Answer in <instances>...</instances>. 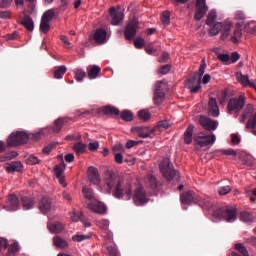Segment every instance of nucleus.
Segmentation results:
<instances>
[{
	"instance_id": "1",
	"label": "nucleus",
	"mask_w": 256,
	"mask_h": 256,
	"mask_svg": "<svg viewBox=\"0 0 256 256\" xmlns=\"http://www.w3.org/2000/svg\"><path fill=\"white\" fill-rule=\"evenodd\" d=\"M104 183L108 195H112L114 199H124V201H131L133 197V186L129 182H125L123 176L116 175L113 170H106L104 172Z\"/></svg>"
},
{
	"instance_id": "2",
	"label": "nucleus",
	"mask_w": 256,
	"mask_h": 256,
	"mask_svg": "<svg viewBox=\"0 0 256 256\" xmlns=\"http://www.w3.org/2000/svg\"><path fill=\"white\" fill-rule=\"evenodd\" d=\"M180 202L182 205H199L202 209H211L213 207V202H211L209 196H199L191 190L180 195Z\"/></svg>"
},
{
	"instance_id": "3",
	"label": "nucleus",
	"mask_w": 256,
	"mask_h": 256,
	"mask_svg": "<svg viewBox=\"0 0 256 256\" xmlns=\"http://www.w3.org/2000/svg\"><path fill=\"white\" fill-rule=\"evenodd\" d=\"M214 217L217 219H223L227 223H233V221H237V208L233 206H223L217 208L214 211Z\"/></svg>"
},
{
	"instance_id": "4",
	"label": "nucleus",
	"mask_w": 256,
	"mask_h": 256,
	"mask_svg": "<svg viewBox=\"0 0 256 256\" xmlns=\"http://www.w3.org/2000/svg\"><path fill=\"white\" fill-rule=\"evenodd\" d=\"M6 143L8 147H19L21 145H25V143H29V134L23 131L13 132L6 139Z\"/></svg>"
},
{
	"instance_id": "5",
	"label": "nucleus",
	"mask_w": 256,
	"mask_h": 256,
	"mask_svg": "<svg viewBox=\"0 0 256 256\" xmlns=\"http://www.w3.org/2000/svg\"><path fill=\"white\" fill-rule=\"evenodd\" d=\"M161 129V122H158L157 126L153 129H149L147 126H137L133 127L131 129V132L135 135H138L141 139H147V137H150L153 139V135L157 133V131H160Z\"/></svg>"
},
{
	"instance_id": "6",
	"label": "nucleus",
	"mask_w": 256,
	"mask_h": 256,
	"mask_svg": "<svg viewBox=\"0 0 256 256\" xmlns=\"http://www.w3.org/2000/svg\"><path fill=\"white\" fill-rule=\"evenodd\" d=\"M246 101L247 98L245 95H240L238 98H231L227 105L228 113H239L243 110V107H245Z\"/></svg>"
},
{
	"instance_id": "7",
	"label": "nucleus",
	"mask_w": 256,
	"mask_h": 256,
	"mask_svg": "<svg viewBox=\"0 0 256 256\" xmlns=\"http://www.w3.org/2000/svg\"><path fill=\"white\" fill-rule=\"evenodd\" d=\"M162 175L167 181H173L177 177V171H175L169 157L163 158L162 160Z\"/></svg>"
},
{
	"instance_id": "8",
	"label": "nucleus",
	"mask_w": 256,
	"mask_h": 256,
	"mask_svg": "<svg viewBox=\"0 0 256 256\" xmlns=\"http://www.w3.org/2000/svg\"><path fill=\"white\" fill-rule=\"evenodd\" d=\"M137 29H139V21L137 18L130 20L124 30V37L126 41H133L135 35H137Z\"/></svg>"
},
{
	"instance_id": "9",
	"label": "nucleus",
	"mask_w": 256,
	"mask_h": 256,
	"mask_svg": "<svg viewBox=\"0 0 256 256\" xmlns=\"http://www.w3.org/2000/svg\"><path fill=\"white\" fill-rule=\"evenodd\" d=\"M217 138L215 134L206 135L203 132H199L194 136V141L199 145V147H208V145H213Z\"/></svg>"
},
{
	"instance_id": "10",
	"label": "nucleus",
	"mask_w": 256,
	"mask_h": 256,
	"mask_svg": "<svg viewBox=\"0 0 256 256\" xmlns=\"http://www.w3.org/2000/svg\"><path fill=\"white\" fill-rule=\"evenodd\" d=\"M133 201L137 207L149 203V198H147V192L143 186H139L134 190Z\"/></svg>"
},
{
	"instance_id": "11",
	"label": "nucleus",
	"mask_w": 256,
	"mask_h": 256,
	"mask_svg": "<svg viewBox=\"0 0 256 256\" xmlns=\"http://www.w3.org/2000/svg\"><path fill=\"white\" fill-rule=\"evenodd\" d=\"M205 69H207V64L205 63V59H203L198 72H195L193 76L188 80L187 87H190V85L193 86L197 85L198 83H201L203 75H205Z\"/></svg>"
},
{
	"instance_id": "12",
	"label": "nucleus",
	"mask_w": 256,
	"mask_h": 256,
	"mask_svg": "<svg viewBox=\"0 0 256 256\" xmlns=\"http://www.w3.org/2000/svg\"><path fill=\"white\" fill-rule=\"evenodd\" d=\"M209 11L207 6V0H196V12L194 14V19L196 21H201Z\"/></svg>"
},
{
	"instance_id": "13",
	"label": "nucleus",
	"mask_w": 256,
	"mask_h": 256,
	"mask_svg": "<svg viewBox=\"0 0 256 256\" xmlns=\"http://www.w3.org/2000/svg\"><path fill=\"white\" fill-rule=\"evenodd\" d=\"M86 207L93 213H97L98 215H105L107 213V206L103 204V202H100L99 200H96L94 202H86Z\"/></svg>"
},
{
	"instance_id": "14",
	"label": "nucleus",
	"mask_w": 256,
	"mask_h": 256,
	"mask_svg": "<svg viewBox=\"0 0 256 256\" xmlns=\"http://www.w3.org/2000/svg\"><path fill=\"white\" fill-rule=\"evenodd\" d=\"M199 123L206 131H215L219 127L217 120H212L207 116H200Z\"/></svg>"
},
{
	"instance_id": "15",
	"label": "nucleus",
	"mask_w": 256,
	"mask_h": 256,
	"mask_svg": "<svg viewBox=\"0 0 256 256\" xmlns=\"http://www.w3.org/2000/svg\"><path fill=\"white\" fill-rule=\"evenodd\" d=\"M124 15L121 11L117 10L115 7L109 9V20L111 25H119L123 21Z\"/></svg>"
},
{
	"instance_id": "16",
	"label": "nucleus",
	"mask_w": 256,
	"mask_h": 256,
	"mask_svg": "<svg viewBox=\"0 0 256 256\" xmlns=\"http://www.w3.org/2000/svg\"><path fill=\"white\" fill-rule=\"evenodd\" d=\"M93 39L98 45L107 43V31L103 28L97 29L93 34Z\"/></svg>"
},
{
	"instance_id": "17",
	"label": "nucleus",
	"mask_w": 256,
	"mask_h": 256,
	"mask_svg": "<svg viewBox=\"0 0 256 256\" xmlns=\"http://www.w3.org/2000/svg\"><path fill=\"white\" fill-rule=\"evenodd\" d=\"M71 121L69 117H60L54 121L52 131L53 133H60L61 129H63V125H67Z\"/></svg>"
},
{
	"instance_id": "18",
	"label": "nucleus",
	"mask_w": 256,
	"mask_h": 256,
	"mask_svg": "<svg viewBox=\"0 0 256 256\" xmlns=\"http://www.w3.org/2000/svg\"><path fill=\"white\" fill-rule=\"evenodd\" d=\"M88 179L93 185H98L101 179L99 178V170L93 166L88 168Z\"/></svg>"
},
{
	"instance_id": "19",
	"label": "nucleus",
	"mask_w": 256,
	"mask_h": 256,
	"mask_svg": "<svg viewBox=\"0 0 256 256\" xmlns=\"http://www.w3.org/2000/svg\"><path fill=\"white\" fill-rule=\"evenodd\" d=\"M53 207V204L51 202V199L47 197H43L39 202V210L41 213H49Z\"/></svg>"
},
{
	"instance_id": "20",
	"label": "nucleus",
	"mask_w": 256,
	"mask_h": 256,
	"mask_svg": "<svg viewBox=\"0 0 256 256\" xmlns=\"http://www.w3.org/2000/svg\"><path fill=\"white\" fill-rule=\"evenodd\" d=\"M88 79H97L101 75V67L97 65H90L86 68Z\"/></svg>"
},
{
	"instance_id": "21",
	"label": "nucleus",
	"mask_w": 256,
	"mask_h": 256,
	"mask_svg": "<svg viewBox=\"0 0 256 256\" xmlns=\"http://www.w3.org/2000/svg\"><path fill=\"white\" fill-rule=\"evenodd\" d=\"M5 169L7 173H21V171H23V163H21L20 161H15L7 164Z\"/></svg>"
},
{
	"instance_id": "22",
	"label": "nucleus",
	"mask_w": 256,
	"mask_h": 256,
	"mask_svg": "<svg viewBox=\"0 0 256 256\" xmlns=\"http://www.w3.org/2000/svg\"><path fill=\"white\" fill-rule=\"evenodd\" d=\"M7 205L9 207V211H17V209H19V198L17 197V195H9Z\"/></svg>"
},
{
	"instance_id": "23",
	"label": "nucleus",
	"mask_w": 256,
	"mask_h": 256,
	"mask_svg": "<svg viewBox=\"0 0 256 256\" xmlns=\"http://www.w3.org/2000/svg\"><path fill=\"white\" fill-rule=\"evenodd\" d=\"M83 197L87 199V201H90V203H94L97 201V196L95 195V191L93 189L84 186L82 188Z\"/></svg>"
},
{
	"instance_id": "24",
	"label": "nucleus",
	"mask_w": 256,
	"mask_h": 256,
	"mask_svg": "<svg viewBox=\"0 0 256 256\" xmlns=\"http://www.w3.org/2000/svg\"><path fill=\"white\" fill-rule=\"evenodd\" d=\"M20 25H23L27 31L32 32L35 29V23L33 22V18L29 15H24L22 20L20 21Z\"/></svg>"
},
{
	"instance_id": "25",
	"label": "nucleus",
	"mask_w": 256,
	"mask_h": 256,
	"mask_svg": "<svg viewBox=\"0 0 256 256\" xmlns=\"http://www.w3.org/2000/svg\"><path fill=\"white\" fill-rule=\"evenodd\" d=\"M195 129V126L193 124H190L187 129L184 132V143L185 145H191L193 143V131Z\"/></svg>"
},
{
	"instance_id": "26",
	"label": "nucleus",
	"mask_w": 256,
	"mask_h": 256,
	"mask_svg": "<svg viewBox=\"0 0 256 256\" xmlns=\"http://www.w3.org/2000/svg\"><path fill=\"white\" fill-rule=\"evenodd\" d=\"M208 107L209 113L212 115V117H219V105H217V99L210 98Z\"/></svg>"
},
{
	"instance_id": "27",
	"label": "nucleus",
	"mask_w": 256,
	"mask_h": 256,
	"mask_svg": "<svg viewBox=\"0 0 256 256\" xmlns=\"http://www.w3.org/2000/svg\"><path fill=\"white\" fill-rule=\"evenodd\" d=\"M101 112L104 115H111L112 117H119L120 115V111L118 110L117 107L111 106V105H107L101 108Z\"/></svg>"
},
{
	"instance_id": "28",
	"label": "nucleus",
	"mask_w": 256,
	"mask_h": 256,
	"mask_svg": "<svg viewBox=\"0 0 256 256\" xmlns=\"http://www.w3.org/2000/svg\"><path fill=\"white\" fill-rule=\"evenodd\" d=\"M50 233H63V230L65 229V225H63V223L61 222H54V223H48L47 225Z\"/></svg>"
},
{
	"instance_id": "29",
	"label": "nucleus",
	"mask_w": 256,
	"mask_h": 256,
	"mask_svg": "<svg viewBox=\"0 0 256 256\" xmlns=\"http://www.w3.org/2000/svg\"><path fill=\"white\" fill-rule=\"evenodd\" d=\"M146 185L149 187V189H152V191H157V187H159V181H157V177L153 174H149L146 177Z\"/></svg>"
},
{
	"instance_id": "30",
	"label": "nucleus",
	"mask_w": 256,
	"mask_h": 256,
	"mask_svg": "<svg viewBox=\"0 0 256 256\" xmlns=\"http://www.w3.org/2000/svg\"><path fill=\"white\" fill-rule=\"evenodd\" d=\"M73 151L76 153V155H83V153H87V144L82 143L81 140H78L73 145Z\"/></svg>"
},
{
	"instance_id": "31",
	"label": "nucleus",
	"mask_w": 256,
	"mask_h": 256,
	"mask_svg": "<svg viewBox=\"0 0 256 256\" xmlns=\"http://www.w3.org/2000/svg\"><path fill=\"white\" fill-rule=\"evenodd\" d=\"M154 103L161 105V81H157L154 88Z\"/></svg>"
},
{
	"instance_id": "32",
	"label": "nucleus",
	"mask_w": 256,
	"mask_h": 256,
	"mask_svg": "<svg viewBox=\"0 0 256 256\" xmlns=\"http://www.w3.org/2000/svg\"><path fill=\"white\" fill-rule=\"evenodd\" d=\"M53 243L58 249H67V247H69V243H67L61 236H55L53 238Z\"/></svg>"
},
{
	"instance_id": "33",
	"label": "nucleus",
	"mask_w": 256,
	"mask_h": 256,
	"mask_svg": "<svg viewBox=\"0 0 256 256\" xmlns=\"http://www.w3.org/2000/svg\"><path fill=\"white\" fill-rule=\"evenodd\" d=\"M240 221H243V223H253L255 221V216H253V213L248 211H242L240 212Z\"/></svg>"
},
{
	"instance_id": "34",
	"label": "nucleus",
	"mask_w": 256,
	"mask_h": 256,
	"mask_svg": "<svg viewBox=\"0 0 256 256\" xmlns=\"http://www.w3.org/2000/svg\"><path fill=\"white\" fill-rule=\"evenodd\" d=\"M21 203L25 211H29V209H33V205H35V202L32 200V198H29L27 196H23L21 198Z\"/></svg>"
},
{
	"instance_id": "35",
	"label": "nucleus",
	"mask_w": 256,
	"mask_h": 256,
	"mask_svg": "<svg viewBox=\"0 0 256 256\" xmlns=\"http://www.w3.org/2000/svg\"><path fill=\"white\" fill-rule=\"evenodd\" d=\"M246 129H251L252 135L256 137V113L246 123Z\"/></svg>"
},
{
	"instance_id": "36",
	"label": "nucleus",
	"mask_w": 256,
	"mask_h": 256,
	"mask_svg": "<svg viewBox=\"0 0 256 256\" xmlns=\"http://www.w3.org/2000/svg\"><path fill=\"white\" fill-rule=\"evenodd\" d=\"M19 153L17 151H10L6 152L4 155L0 156L1 163H5V161H11L12 159H15V157H18Z\"/></svg>"
},
{
	"instance_id": "37",
	"label": "nucleus",
	"mask_w": 256,
	"mask_h": 256,
	"mask_svg": "<svg viewBox=\"0 0 256 256\" xmlns=\"http://www.w3.org/2000/svg\"><path fill=\"white\" fill-rule=\"evenodd\" d=\"M138 119L143 121V123H147V121L151 120V112L145 109L138 111Z\"/></svg>"
},
{
	"instance_id": "38",
	"label": "nucleus",
	"mask_w": 256,
	"mask_h": 256,
	"mask_svg": "<svg viewBox=\"0 0 256 256\" xmlns=\"http://www.w3.org/2000/svg\"><path fill=\"white\" fill-rule=\"evenodd\" d=\"M65 73H67V67L64 65L58 66L54 70V79H63V75H65Z\"/></svg>"
},
{
	"instance_id": "39",
	"label": "nucleus",
	"mask_w": 256,
	"mask_h": 256,
	"mask_svg": "<svg viewBox=\"0 0 256 256\" xmlns=\"http://www.w3.org/2000/svg\"><path fill=\"white\" fill-rule=\"evenodd\" d=\"M224 25L225 24L221 22H217L216 24H214L209 30L210 35L212 37H215L218 33H221Z\"/></svg>"
},
{
	"instance_id": "40",
	"label": "nucleus",
	"mask_w": 256,
	"mask_h": 256,
	"mask_svg": "<svg viewBox=\"0 0 256 256\" xmlns=\"http://www.w3.org/2000/svg\"><path fill=\"white\" fill-rule=\"evenodd\" d=\"M65 167H67V164H65L64 161H62V163L55 166L54 173H55L56 177H63Z\"/></svg>"
},
{
	"instance_id": "41",
	"label": "nucleus",
	"mask_w": 256,
	"mask_h": 256,
	"mask_svg": "<svg viewBox=\"0 0 256 256\" xmlns=\"http://www.w3.org/2000/svg\"><path fill=\"white\" fill-rule=\"evenodd\" d=\"M43 21H46L48 23H51V21H53V19H55V10L50 9L48 11H46L41 18Z\"/></svg>"
},
{
	"instance_id": "42",
	"label": "nucleus",
	"mask_w": 256,
	"mask_h": 256,
	"mask_svg": "<svg viewBox=\"0 0 256 256\" xmlns=\"http://www.w3.org/2000/svg\"><path fill=\"white\" fill-rule=\"evenodd\" d=\"M241 37H243V32H241V27H237L234 30L233 36L231 37L232 43H235V44L239 43V40L241 39Z\"/></svg>"
},
{
	"instance_id": "43",
	"label": "nucleus",
	"mask_w": 256,
	"mask_h": 256,
	"mask_svg": "<svg viewBox=\"0 0 256 256\" xmlns=\"http://www.w3.org/2000/svg\"><path fill=\"white\" fill-rule=\"evenodd\" d=\"M238 81L241 83V85H243V87H250L253 83L251 82V80H249V75L243 74H240V76H238Z\"/></svg>"
},
{
	"instance_id": "44",
	"label": "nucleus",
	"mask_w": 256,
	"mask_h": 256,
	"mask_svg": "<svg viewBox=\"0 0 256 256\" xmlns=\"http://www.w3.org/2000/svg\"><path fill=\"white\" fill-rule=\"evenodd\" d=\"M169 73H173V64L166 63L161 65V75H169Z\"/></svg>"
},
{
	"instance_id": "45",
	"label": "nucleus",
	"mask_w": 256,
	"mask_h": 256,
	"mask_svg": "<svg viewBox=\"0 0 256 256\" xmlns=\"http://www.w3.org/2000/svg\"><path fill=\"white\" fill-rule=\"evenodd\" d=\"M18 251H19V243L14 242L9 246L8 252L5 256H13L15 255V253H18Z\"/></svg>"
},
{
	"instance_id": "46",
	"label": "nucleus",
	"mask_w": 256,
	"mask_h": 256,
	"mask_svg": "<svg viewBox=\"0 0 256 256\" xmlns=\"http://www.w3.org/2000/svg\"><path fill=\"white\" fill-rule=\"evenodd\" d=\"M229 31H231V22L224 23V26H222V39H227L229 37Z\"/></svg>"
},
{
	"instance_id": "47",
	"label": "nucleus",
	"mask_w": 256,
	"mask_h": 256,
	"mask_svg": "<svg viewBox=\"0 0 256 256\" xmlns=\"http://www.w3.org/2000/svg\"><path fill=\"white\" fill-rule=\"evenodd\" d=\"M74 77L76 81L81 82L87 77V72H85L83 69H76Z\"/></svg>"
},
{
	"instance_id": "48",
	"label": "nucleus",
	"mask_w": 256,
	"mask_h": 256,
	"mask_svg": "<svg viewBox=\"0 0 256 256\" xmlns=\"http://www.w3.org/2000/svg\"><path fill=\"white\" fill-rule=\"evenodd\" d=\"M215 19H217V12L215 10H211L208 13V18L206 20V25L211 27L213 25V22L215 21Z\"/></svg>"
},
{
	"instance_id": "49",
	"label": "nucleus",
	"mask_w": 256,
	"mask_h": 256,
	"mask_svg": "<svg viewBox=\"0 0 256 256\" xmlns=\"http://www.w3.org/2000/svg\"><path fill=\"white\" fill-rule=\"evenodd\" d=\"M161 23L162 25H169L171 23V13L169 11L162 12Z\"/></svg>"
},
{
	"instance_id": "50",
	"label": "nucleus",
	"mask_w": 256,
	"mask_h": 256,
	"mask_svg": "<svg viewBox=\"0 0 256 256\" xmlns=\"http://www.w3.org/2000/svg\"><path fill=\"white\" fill-rule=\"evenodd\" d=\"M120 117L123 121H133V113L129 110H124L120 113Z\"/></svg>"
},
{
	"instance_id": "51",
	"label": "nucleus",
	"mask_w": 256,
	"mask_h": 256,
	"mask_svg": "<svg viewBox=\"0 0 256 256\" xmlns=\"http://www.w3.org/2000/svg\"><path fill=\"white\" fill-rule=\"evenodd\" d=\"M50 29H51V25L49 24V22L41 19V23H40L41 33H49Z\"/></svg>"
},
{
	"instance_id": "52",
	"label": "nucleus",
	"mask_w": 256,
	"mask_h": 256,
	"mask_svg": "<svg viewBox=\"0 0 256 256\" xmlns=\"http://www.w3.org/2000/svg\"><path fill=\"white\" fill-rule=\"evenodd\" d=\"M218 194L223 197L224 195H229L231 193V186H220L218 187Z\"/></svg>"
},
{
	"instance_id": "53",
	"label": "nucleus",
	"mask_w": 256,
	"mask_h": 256,
	"mask_svg": "<svg viewBox=\"0 0 256 256\" xmlns=\"http://www.w3.org/2000/svg\"><path fill=\"white\" fill-rule=\"evenodd\" d=\"M161 63L162 64H167V63H172L171 60V54L167 51H163L161 54Z\"/></svg>"
},
{
	"instance_id": "54",
	"label": "nucleus",
	"mask_w": 256,
	"mask_h": 256,
	"mask_svg": "<svg viewBox=\"0 0 256 256\" xmlns=\"http://www.w3.org/2000/svg\"><path fill=\"white\" fill-rule=\"evenodd\" d=\"M106 251L108 252V254L110 256H117V255H119V250L117 249L116 246H113V245H107L106 246Z\"/></svg>"
},
{
	"instance_id": "55",
	"label": "nucleus",
	"mask_w": 256,
	"mask_h": 256,
	"mask_svg": "<svg viewBox=\"0 0 256 256\" xmlns=\"http://www.w3.org/2000/svg\"><path fill=\"white\" fill-rule=\"evenodd\" d=\"M235 249H236V251H239V253H241V255L249 256V252L247 251V248H245V246H243V244L237 243L235 245Z\"/></svg>"
},
{
	"instance_id": "56",
	"label": "nucleus",
	"mask_w": 256,
	"mask_h": 256,
	"mask_svg": "<svg viewBox=\"0 0 256 256\" xmlns=\"http://www.w3.org/2000/svg\"><path fill=\"white\" fill-rule=\"evenodd\" d=\"M134 47H136V49H143V47H145V39L141 37L134 39Z\"/></svg>"
},
{
	"instance_id": "57",
	"label": "nucleus",
	"mask_w": 256,
	"mask_h": 256,
	"mask_svg": "<svg viewBox=\"0 0 256 256\" xmlns=\"http://www.w3.org/2000/svg\"><path fill=\"white\" fill-rule=\"evenodd\" d=\"M26 163H28V165H39L40 160L35 155H30L26 159Z\"/></svg>"
},
{
	"instance_id": "58",
	"label": "nucleus",
	"mask_w": 256,
	"mask_h": 256,
	"mask_svg": "<svg viewBox=\"0 0 256 256\" xmlns=\"http://www.w3.org/2000/svg\"><path fill=\"white\" fill-rule=\"evenodd\" d=\"M28 3L27 13H33L35 11V7L37 5V0H25Z\"/></svg>"
},
{
	"instance_id": "59",
	"label": "nucleus",
	"mask_w": 256,
	"mask_h": 256,
	"mask_svg": "<svg viewBox=\"0 0 256 256\" xmlns=\"http://www.w3.org/2000/svg\"><path fill=\"white\" fill-rule=\"evenodd\" d=\"M87 239H89V235L76 234L72 237V241L77 243H81V241H87Z\"/></svg>"
},
{
	"instance_id": "60",
	"label": "nucleus",
	"mask_w": 256,
	"mask_h": 256,
	"mask_svg": "<svg viewBox=\"0 0 256 256\" xmlns=\"http://www.w3.org/2000/svg\"><path fill=\"white\" fill-rule=\"evenodd\" d=\"M98 227L102 229V231H107L109 229V221L108 220H101L97 223Z\"/></svg>"
},
{
	"instance_id": "61",
	"label": "nucleus",
	"mask_w": 256,
	"mask_h": 256,
	"mask_svg": "<svg viewBox=\"0 0 256 256\" xmlns=\"http://www.w3.org/2000/svg\"><path fill=\"white\" fill-rule=\"evenodd\" d=\"M102 236L104 239H107V241H113V232L108 230H102Z\"/></svg>"
},
{
	"instance_id": "62",
	"label": "nucleus",
	"mask_w": 256,
	"mask_h": 256,
	"mask_svg": "<svg viewBox=\"0 0 256 256\" xmlns=\"http://www.w3.org/2000/svg\"><path fill=\"white\" fill-rule=\"evenodd\" d=\"M253 111H255V109L253 108V105L247 104L243 111V114L249 117V115H253Z\"/></svg>"
},
{
	"instance_id": "63",
	"label": "nucleus",
	"mask_w": 256,
	"mask_h": 256,
	"mask_svg": "<svg viewBox=\"0 0 256 256\" xmlns=\"http://www.w3.org/2000/svg\"><path fill=\"white\" fill-rule=\"evenodd\" d=\"M88 149L89 151H92V152L97 151V149H99V142L98 141L90 142L88 144Z\"/></svg>"
},
{
	"instance_id": "64",
	"label": "nucleus",
	"mask_w": 256,
	"mask_h": 256,
	"mask_svg": "<svg viewBox=\"0 0 256 256\" xmlns=\"http://www.w3.org/2000/svg\"><path fill=\"white\" fill-rule=\"evenodd\" d=\"M188 89H190V93H199V90L201 89V83L190 85L188 86Z\"/></svg>"
}]
</instances>
